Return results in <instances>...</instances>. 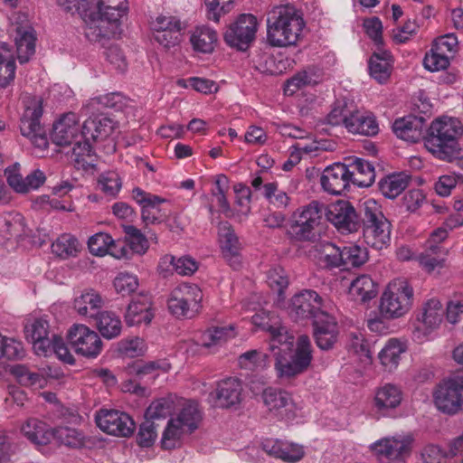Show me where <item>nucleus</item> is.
Wrapping results in <instances>:
<instances>
[{
    "label": "nucleus",
    "mask_w": 463,
    "mask_h": 463,
    "mask_svg": "<svg viewBox=\"0 0 463 463\" xmlns=\"http://www.w3.org/2000/svg\"><path fill=\"white\" fill-rule=\"evenodd\" d=\"M66 12L77 13L83 20L85 37L105 47L120 33V18L128 10L127 0H57Z\"/></svg>",
    "instance_id": "1"
},
{
    "label": "nucleus",
    "mask_w": 463,
    "mask_h": 463,
    "mask_svg": "<svg viewBox=\"0 0 463 463\" xmlns=\"http://www.w3.org/2000/svg\"><path fill=\"white\" fill-rule=\"evenodd\" d=\"M305 27L301 13L293 5L274 7L267 17V43L271 47L294 46Z\"/></svg>",
    "instance_id": "2"
},
{
    "label": "nucleus",
    "mask_w": 463,
    "mask_h": 463,
    "mask_svg": "<svg viewBox=\"0 0 463 463\" xmlns=\"http://www.w3.org/2000/svg\"><path fill=\"white\" fill-rule=\"evenodd\" d=\"M462 134L463 126L458 118L443 116L431 123L424 145L437 157L449 159L457 152Z\"/></svg>",
    "instance_id": "3"
},
{
    "label": "nucleus",
    "mask_w": 463,
    "mask_h": 463,
    "mask_svg": "<svg viewBox=\"0 0 463 463\" xmlns=\"http://www.w3.org/2000/svg\"><path fill=\"white\" fill-rule=\"evenodd\" d=\"M295 343V341L293 342ZM288 349H284L279 345L275 351H271L275 356V370L279 378H292L304 373L312 361V346L307 335H300L296 343Z\"/></svg>",
    "instance_id": "4"
},
{
    "label": "nucleus",
    "mask_w": 463,
    "mask_h": 463,
    "mask_svg": "<svg viewBox=\"0 0 463 463\" xmlns=\"http://www.w3.org/2000/svg\"><path fill=\"white\" fill-rule=\"evenodd\" d=\"M360 219L364 239L368 246L381 250L389 244L392 225L374 199H366L361 204Z\"/></svg>",
    "instance_id": "5"
},
{
    "label": "nucleus",
    "mask_w": 463,
    "mask_h": 463,
    "mask_svg": "<svg viewBox=\"0 0 463 463\" xmlns=\"http://www.w3.org/2000/svg\"><path fill=\"white\" fill-rule=\"evenodd\" d=\"M326 209L323 203L312 201L296 209L290 216L288 235L297 241H313L320 234Z\"/></svg>",
    "instance_id": "6"
},
{
    "label": "nucleus",
    "mask_w": 463,
    "mask_h": 463,
    "mask_svg": "<svg viewBox=\"0 0 463 463\" xmlns=\"http://www.w3.org/2000/svg\"><path fill=\"white\" fill-rule=\"evenodd\" d=\"M413 301V288L402 278L392 280L380 298L379 312L388 320L397 319L406 315Z\"/></svg>",
    "instance_id": "7"
},
{
    "label": "nucleus",
    "mask_w": 463,
    "mask_h": 463,
    "mask_svg": "<svg viewBox=\"0 0 463 463\" xmlns=\"http://www.w3.org/2000/svg\"><path fill=\"white\" fill-rule=\"evenodd\" d=\"M24 111L21 117V134L30 139L32 144L40 149L48 146L46 133L41 125L43 100L38 96H25L24 98Z\"/></svg>",
    "instance_id": "8"
},
{
    "label": "nucleus",
    "mask_w": 463,
    "mask_h": 463,
    "mask_svg": "<svg viewBox=\"0 0 463 463\" xmlns=\"http://www.w3.org/2000/svg\"><path fill=\"white\" fill-rule=\"evenodd\" d=\"M203 292L195 284L183 283L170 293L167 306L170 313L180 318H192L201 308Z\"/></svg>",
    "instance_id": "9"
},
{
    "label": "nucleus",
    "mask_w": 463,
    "mask_h": 463,
    "mask_svg": "<svg viewBox=\"0 0 463 463\" xmlns=\"http://www.w3.org/2000/svg\"><path fill=\"white\" fill-rule=\"evenodd\" d=\"M434 403L438 410L449 415L463 411V374H454L443 380L436 388Z\"/></svg>",
    "instance_id": "10"
},
{
    "label": "nucleus",
    "mask_w": 463,
    "mask_h": 463,
    "mask_svg": "<svg viewBox=\"0 0 463 463\" xmlns=\"http://www.w3.org/2000/svg\"><path fill=\"white\" fill-rule=\"evenodd\" d=\"M259 23L251 14H240L224 33V41L232 48L246 51L256 38Z\"/></svg>",
    "instance_id": "11"
},
{
    "label": "nucleus",
    "mask_w": 463,
    "mask_h": 463,
    "mask_svg": "<svg viewBox=\"0 0 463 463\" xmlns=\"http://www.w3.org/2000/svg\"><path fill=\"white\" fill-rule=\"evenodd\" d=\"M252 324L262 331L269 334V348L275 351L279 345L288 349L294 342V335L282 325L281 319L275 314L260 310L251 317Z\"/></svg>",
    "instance_id": "12"
},
{
    "label": "nucleus",
    "mask_w": 463,
    "mask_h": 463,
    "mask_svg": "<svg viewBox=\"0 0 463 463\" xmlns=\"http://www.w3.org/2000/svg\"><path fill=\"white\" fill-rule=\"evenodd\" d=\"M414 436L411 433H397L373 442L370 448L379 458L390 461H402L411 453Z\"/></svg>",
    "instance_id": "13"
},
{
    "label": "nucleus",
    "mask_w": 463,
    "mask_h": 463,
    "mask_svg": "<svg viewBox=\"0 0 463 463\" xmlns=\"http://www.w3.org/2000/svg\"><path fill=\"white\" fill-rule=\"evenodd\" d=\"M67 338L75 353L86 358H96L103 349L98 333L85 325H73L68 331Z\"/></svg>",
    "instance_id": "14"
},
{
    "label": "nucleus",
    "mask_w": 463,
    "mask_h": 463,
    "mask_svg": "<svg viewBox=\"0 0 463 463\" xmlns=\"http://www.w3.org/2000/svg\"><path fill=\"white\" fill-rule=\"evenodd\" d=\"M444 317V309L440 301L430 298L423 303L417 314V326L413 332L414 338L423 342L440 326Z\"/></svg>",
    "instance_id": "15"
},
{
    "label": "nucleus",
    "mask_w": 463,
    "mask_h": 463,
    "mask_svg": "<svg viewBox=\"0 0 463 463\" xmlns=\"http://www.w3.org/2000/svg\"><path fill=\"white\" fill-rule=\"evenodd\" d=\"M95 420L103 432L118 437H129L136 426L128 414L116 410H99Z\"/></svg>",
    "instance_id": "16"
},
{
    "label": "nucleus",
    "mask_w": 463,
    "mask_h": 463,
    "mask_svg": "<svg viewBox=\"0 0 463 463\" xmlns=\"http://www.w3.org/2000/svg\"><path fill=\"white\" fill-rule=\"evenodd\" d=\"M133 199L141 206V219L146 226L161 223L168 213L160 207L166 200L136 187L132 191Z\"/></svg>",
    "instance_id": "17"
},
{
    "label": "nucleus",
    "mask_w": 463,
    "mask_h": 463,
    "mask_svg": "<svg viewBox=\"0 0 463 463\" xmlns=\"http://www.w3.org/2000/svg\"><path fill=\"white\" fill-rule=\"evenodd\" d=\"M327 220L343 234L355 232L361 226L360 214L348 202L332 205L326 213Z\"/></svg>",
    "instance_id": "18"
},
{
    "label": "nucleus",
    "mask_w": 463,
    "mask_h": 463,
    "mask_svg": "<svg viewBox=\"0 0 463 463\" xmlns=\"http://www.w3.org/2000/svg\"><path fill=\"white\" fill-rule=\"evenodd\" d=\"M322 298L314 290L306 289L296 294L289 305V314L295 319L313 318L323 312Z\"/></svg>",
    "instance_id": "19"
},
{
    "label": "nucleus",
    "mask_w": 463,
    "mask_h": 463,
    "mask_svg": "<svg viewBox=\"0 0 463 463\" xmlns=\"http://www.w3.org/2000/svg\"><path fill=\"white\" fill-rule=\"evenodd\" d=\"M351 183L349 166L343 163H335L327 166L320 178L322 188L331 194H342Z\"/></svg>",
    "instance_id": "20"
},
{
    "label": "nucleus",
    "mask_w": 463,
    "mask_h": 463,
    "mask_svg": "<svg viewBox=\"0 0 463 463\" xmlns=\"http://www.w3.org/2000/svg\"><path fill=\"white\" fill-rule=\"evenodd\" d=\"M80 131L79 117L74 112H68L53 124L52 140L57 146H69L80 138Z\"/></svg>",
    "instance_id": "21"
},
{
    "label": "nucleus",
    "mask_w": 463,
    "mask_h": 463,
    "mask_svg": "<svg viewBox=\"0 0 463 463\" xmlns=\"http://www.w3.org/2000/svg\"><path fill=\"white\" fill-rule=\"evenodd\" d=\"M403 400L402 389L393 383H384L376 388L373 397V408L383 417L392 414Z\"/></svg>",
    "instance_id": "22"
},
{
    "label": "nucleus",
    "mask_w": 463,
    "mask_h": 463,
    "mask_svg": "<svg viewBox=\"0 0 463 463\" xmlns=\"http://www.w3.org/2000/svg\"><path fill=\"white\" fill-rule=\"evenodd\" d=\"M314 338L317 345L322 350L331 349L337 340L338 328L334 317L321 312L313 320Z\"/></svg>",
    "instance_id": "23"
},
{
    "label": "nucleus",
    "mask_w": 463,
    "mask_h": 463,
    "mask_svg": "<svg viewBox=\"0 0 463 463\" xmlns=\"http://www.w3.org/2000/svg\"><path fill=\"white\" fill-rule=\"evenodd\" d=\"M242 383L237 378H226L218 383L216 390L210 396L214 398V405L230 408L241 401Z\"/></svg>",
    "instance_id": "24"
},
{
    "label": "nucleus",
    "mask_w": 463,
    "mask_h": 463,
    "mask_svg": "<svg viewBox=\"0 0 463 463\" xmlns=\"http://www.w3.org/2000/svg\"><path fill=\"white\" fill-rule=\"evenodd\" d=\"M115 128L116 123L109 118H90L81 126L80 138L98 143L109 138Z\"/></svg>",
    "instance_id": "25"
},
{
    "label": "nucleus",
    "mask_w": 463,
    "mask_h": 463,
    "mask_svg": "<svg viewBox=\"0 0 463 463\" xmlns=\"http://www.w3.org/2000/svg\"><path fill=\"white\" fill-rule=\"evenodd\" d=\"M49 324L44 319H35L33 323L25 326V335L28 341L33 345V348L37 355H50V342L52 336H49Z\"/></svg>",
    "instance_id": "26"
},
{
    "label": "nucleus",
    "mask_w": 463,
    "mask_h": 463,
    "mask_svg": "<svg viewBox=\"0 0 463 463\" xmlns=\"http://www.w3.org/2000/svg\"><path fill=\"white\" fill-rule=\"evenodd\" d=\"M262 397L269 410L274 411L279 417L290 419L295 415V405L291 395L288 392L267 388L264 390Z\"/></svg>",
    "instance_id": "27"
},
{
    "label": "nucleus",
    "mask_w": 463,
    "mask_h": 463,
    "mask_svg": "<svg viewBox=\"0 0 463 463\" xmlns=\"http://www.w3.org/2000/svg\"><path fill=\"white\" fill-rule=\"evenodd\" d=\"M425 120L421 117L407 116L396 119L392 130L397 137L411 143H417L423 137Z\"/></svg>",
    "instance_id": "28"
},
{
    "label": "nucleus",
    "mask_w": 463,
    "mask_h": 463,
    "mask_svg": "<svg viewBox=\"0 0 463 463\" xmlns=\"http://www.w3.org/2000/svg\"><path fill=\"white\" fill-rule=\"evenodd\" d=\"M350 109L346 124L348 132L364 136H374L379 132L378 123L372 113L359 110L354 103Z\"/></svg>",
    "instance_id": "29"
},
{
    "label": "nucleus",
    "mask_w": 463,
    "mask_h": 463,
    "mask_svg": "<svg viewBox=\"0 0 463 463\" xmlns=\"http://www.w3.org/2000/svg\"><path fill=\"white\" fill-rule=\"evenodd\" d=\"M219 241L223 257L234 269H239L241 267L240 243L228 222H222L219 225Z\"/></svg>",
    "instance_id": "30"
},
{
    "label": "nucleus",
    "mask_w": 463,
    "mask_h": 463,
    "mask_svg": "<svg viewBox=\"0 0 463 463\" xmlns=\"http://www.w3.org/2000/svg\"><path fill=\"white\" fill-rule=\"evenodd\" d=\"M154 314L151 310V301L147 296H138L128 305L125 320L128 326H138L150 324Z\"/></svg>",
    "instance_id": "31"
},
{
    "label": "nucleus",
    "mask_w": 463,
    "mask_h": 463,
    "mask_svg": "<svg viewBox=\"0 0 463 463\" xmlns=\"http://www.w3.org/2000/svg\"><path fill=\"white\" fill-rule=\"evenodd\" d=\"M14 43L20 63L27 62L35 52L34 31L30 25H15Z\"/></svg>",
    "instance_id": "32"
},
{
    "label": "nucleus",
    "mask_w": 463,
    "mask_h": 463,
    "mask_svg": "<svg viewBox=\"0 0 463 463\" xmlns=\"http://www.w3.org/2000/svg\"><path fill=\"white\" fill-rule=\"evenodd\" d=\"M378 293L377 285L367 275H362L354 279L349 287V295L354 301L365 304L373 299Z\"/></svg>",
    "instance_id": "33"
},
{
    "label": "nucleus",
    "mask_w": 463,
    "mask_h": 463,
    "mask_svg": "<svg viewBox=\"0 0 463 463\" xmlns=\"http://www.w3.org/2000/svg\"><path fill=\"white\" fill-rule=\"evenodd\" d=\"M103 306L101 296L94 289H86L74 298L73 307L83 317H93Z\"/></svg>",
    "instance_id": "34"
},
{
    "label": "nucleus",
    "mask_w": 463,
    "mask_h": 463,
    "mask_svg": "<svg viewBox=\"0 0 463 463\" xmlns=\"http://www.w3.org/2000/svg\"><path fill=\"white\" fill-rule=\"evenodd\" d=\"M71 157L75 167L78 169L89 171L93 170L96 166L97 155L89 140H83L82 142L80 138L75 141Z\"/></svg>",
    "instance_id": "35"
},
{
    "label": "nucleus",
    "mask_w": 463,
    "mask_h": 463,
    "mask_svg": "<svg viewBox=\"0 0 463 463\" xmlns=\"http://www.w3.org/2000/svg\"><path fill=\"white\" fill-rule=\"evenodd\" d=\"M202 418L203 415L198 403L194 401H186L173 419L186 431L192 433L198 429Z\"/></svg>",
    "instance_id": "36"
},
{
    "label": "nucleus",
    "mask_w": 463,
    "mask_h": 463,
    "mask_svg": "<svg viewBox=\"0 0 463 463\" xmlns=\"http://www.w3.org/2000/svg\"><path fill=\"white\" fill-rule=\"evenodd\" d=\"M190 43L195 52L211 53L217 43V33L208 26H198L193 31Z\"/></svg>",
    "instance_id": "37"
},
{
    "label": "nucleus",
    "mask_w": 463,
    "mask_h": 463,
    "mask_svg": "<svg viewBox=\"0 0 463 463\" xmlns=\"http://www.w3.org/2000/svg\"><path fill=\"white\" fill-rule=\"evenodd\" d=\"M351 171V182L359 187H368L375 180L374 166L369 161L363 158H355L349 165Z\"/></svg>",
    "instance_id": "38"
},
{
    "label": "nucleus",
    "mask_w": 463,
    "mask_h": 463,
    "mask_svg": "<svg viewBox=\"0 0 463 463\" xmlns=\"http://www.w3.org/2000/svg\"><path fill=\"white\" fill-rule=\"evenodd\" d=\"M317 257L325 268H340L343 265V248L329 241H321L316 246Z\"/></svg>",
    "instance_id": "39"
},
{
    "label": "nucleus",
    "mask_w": 463,
    "mask_h": 463,
    "mask_svg": "<svg viewBox=\"0 0 463 463\" xmlns=\"http://www.w3.org/2000/svg\"><path fill=\"white\" fill-rule=\"evenodd\" d=\"M22 432L37 446L46 445L52 439V433L47 425L37 419H29L23 425Z\"/></svg>",
    "instance_id": "40"
},
{
    "label": "nucleus",
    "mask_w": 463,
    "mask_h": 463,
    "mask_svg": "<svg viewBox=\"0 0 463 463\" xmlns=\"http://www.w3.org/2000/svg\"><path fill=\"white\" fill-rule=\"evenodd\" d=\"M88 247L90 251L96 256H104L109 253L117 258L125 255L124 248L121 249L122 252L118 255L115 251L117 244L112 237L106 232H98L91 236L88 241Z\"/></svg>",
    "instance_id": "41"
},
{
    "label": "nucleus",
    "mask_w": 463,
    "mask_h": 463,
    "mask_svg": "<svg viewBox=\"0 0 463 463\" xmlns=\"http://www.w3.org/2000/svg\"><path fill=\"white\" fill-rule=\"evenodd\" d=\"M391 54L387 52L373 53L369 60L370 75L379 83L387 81L391 75Z\"/></svg>",
    "instance_id": "42"
},
{
    "label": "nucleus",
    "mask_w": 463,
    "mask_h": 463,
    "mask_svg": "<svg viewBox=\"0 0 463 463\" xmlns=\"http://www.w3.org/2000/svg\"><path fill=\"white\" fill-rule=\"evenodd\" d=\"M409 179L404 174H392L385 176L379 182L382 194L389 199L398 197L408 186Z\"/></svg>",
    "instance_id": "43"
},
{
    "label": "nucleus",
    "mask_w": 463,
    "mask_h": 463,
    "mask_svg": "<svg viewBox=\"0 0 463 463\" xmlns=\"http://www.w3.org/2000/svg\"><path fill=\"white\" fill-rule=\"evenodd\" d=\"M96 326L101 335L107 339L117 337L121 332V321L112 312L104 311L95 316Z\"/></svg>",
    "instance_id": "44"
},
{
    "label": "nucleus",
    "mask_w": 463,
    "mask_h": 463,
    "mask_svg": "<svg viewBox=\"0 0 463 463\" xmlns=\"http://www.w3.org/2000/svg\"><path fill=\"white\" fill-rule=\"evenodd\" d=\"M15 75V62L6 43H0V87H6Z\"/></svg>",
    "instance_id": "45"
},
{
    "label": "nucleus",
    "mask_w": 463,
    "mask_h": 463,
    "mask_svg": "<svg viewBox=\"0 0 463 463\" xmlns=\"http://www.w3.org/2000/svg\"><path fill=\"white\" fill-rule=\"evenodd\" d=\"M354 102L346 99H336L330 112L325 118V123L333 127L344 125L346 128V124L351 113L350 108H352Z\"/></svg>",
    "instance_id": "46"
},
{
    "label": "nucleus",
    "mask_w": 463,
    "mask_h": 463,
    "mask_svg": "<svg viewBox=\"0 0 463 463\" xmlns=\"http://www.w3.org/2000/svg\"><path fill=\"white\" fill-rule=\"evenodd\" d=\"M403 351L402 344L397 339H390L388 341L378 355L385 370L391 372L398 366Z\"/></svg>",
    "instance_id": "47"
},
{
    "label": "nucleus",
    "mask_w": 463,
    "mask_h": 463,
    "mask_svg": "<svg viewBox=\"0 0 463 463\" xmlns=\"http://www.w3.org/2000/svg\"><path fill=\"white\" fill-rule=\"evenodd\" d=\"M10 373L24 386L43 388L46 383V380L42 374L30 371L24 364L13 365L10 368Z\"/></svg>",
    "instance_id": "48"
},
{
    "label": "nucleus",
    "mask_w": 463,
    "mask_h": 463,
    "mask_svg": "<svg viewBox=\"0 0 463 463\" xmlns=\"http://www.w3.org/2000/svg\"><path fill=\"white\" fill-rule=\"evenodd\" d=\"M163 264H169L173 269L181 276H191L198 269V262L188 255H184L176 258L173 255H165L160 263V268Z\"/></svg>",
    "instance_id": "49"
},
{
    "label": "nucleus",
    "mask_w": 463,
    "mask_h": 463,
    "mask_svg": "<svg viewBox=\"0 0 463 463\" xmlns=\"http://www.w3.org/2000/svg\"><path fill=\"white\" fill-rule=\"evenodd\" d=\"M190 434L178 422L171 418L162 434L161 446L164 449H173L181 444L182 438Z\"/></svg>",
    "instance_id": "50"
},
{
    "label": "nucleus",
    "mask_w": 463,
    "mask_h": 463,
    "mask_svg": "<svg viewBox=\"0 0 463 463\" xmlns=\"http://www.w3.org/2000/svg\"><path fill=\"white\" fill-rule=\"evenodd\" d=\"M235 335L236 332L233 326H217L203 334V345L207 348L222 345Z\"/></svg>",
    "instance_id": "51"
},
{
    "label": "nucleus",
    "mask_w": 463,
    "mask_h": 463,
    "mask_svg": "<svg viewBox=\"0 0 463 463\" xmlns=\"http://www.w3.org/2000/svg\"><path fill=\"white\" fill-rule=\"evenodd\" d=\"M0 232L6 240L21 237L24 232V219L20 214H7L0 218Z\"/></svg>",
    "instance_id": "52"
},
{
    "label": "nucleus",
    "mask_w": 463,
    "mask_h": 463,
    "mask_svg": "<svg viewBox=\"0 0 463 463\" xmlns=\"http://www.w3.org/2000/svg\"><path fill=\"white\" fill-rule=\"evenodd\" d=\"M52 437L59 443L71 448H79L83 444V435L76 429L60 426L53 429Z\"/></svg>",
    "instance_id": "53"
},
{
    "label": "nucleus",
    "mask_w": 463,
    "mask_h": 463,
    "mask_svg": "<svg viewBox=\"0 0 463 463\" xmlns=\"http://www.w3.org/2000/svg\"><path fill=\"white\" fill-rule=\"evenodd\" d=\"M263 196L269 204L278 209L287 208L290 201L287 193L279 189L276 182L267 183L263 185Z\"/></svg>",
    "instance_id": "54"
},
{
    "label": "nucleus",
    "mask_w": 463,
    "mask_h": 463,
    "mask_svg": "<svg viewBox=\"0 0 463 463\" xmlns=\"http://www.w3.org/2000/svg\"><path fill=\"white\" fill-rule=\"evenodd\" d=\"M170 368L171 365L166 360H156L137 364L134 367V370L140 379L147 376L149 379L154 380L161 372L166 373Z\"/></svg>",
    "instance_id": "55"
},
{
    "label": "nucleus",
    "mask_w": 463,
    "mask_h": 463,
    "mask_svg": "<svg viewBox=\"0 0 463 463\" xmlns=\"http://www.w3.org/2000/svg\"><path fill=\"white\" fill-rule=\"evenodd\" d=\"M78 247L79 243L77 239L70 234L61 235L52 244V252L62 259L75 256L78 251Z\"/></svg>",
    "instance_id": "56"
},
{
    "label": "nucleus",
    "mask_w": 463,
    "mask_h": 463,
    "mask_svg": "<svg viewBox=\"0 0 463 463\" xmlns=\"http://www.w3.org/2000/svg\"><path fill=\"white\" fill-rule=\"evenodd\" d=\"M344 269H350L363 265L367 260V251L364 248L351 244L343 247Z\"/></svg>",
    "instance_id": "57"
},
{
    "label": "nucleus",
    "mask_w": 463,
    "mask_h": 463,
    "mask_svg": "<svg viewBox=\"0 0 463 463\" xmlns=\"http://www.w3.org/2000/svg\"><path fill=\"white\" fill-rule=\"evenodd\" d=\"M98 184L105 194L115 197L122 187V181L117 172L107 171L99 176Z\"/></svg>",
    "instance_id": "58"
},
{
    "label": "nucleus",
    "mask_w": 463,
    "mask_h": 463,
    "mask_svg": "<svg viewBox=\"0 0 463 463\" xmlns=\"http://www.w3.org/2000/svg\"><path fill=\"white\" fill-rule=\"evenodd\" d=\"M423 65L430 71H439L449 67V59L446 53L438 51V48L432 45L424 56Z\"/></svg>",
    "instance_id": "59"
},
{
    "label": "nucleus",
    "mask_w": 463,
    "mask_h": 463,
    "mask_svg": "<svg viewBox=\"0 0 463 463\" xmlns=\"http://www.w3.org/2000/svg\"><path fill=\"white\" fill-rule=\"evenodd\" d=\"M130 249L138 254H144L148 249V241L140 230L133 225L123 226Z\"/></svg>",
    "instance_id": "60"
},
{
    "label": "nucleus",
    "mask_w": 463,
    "mask_h": 463,
    "mask_svg": "<svg viewBox=\"0 0 463 463\" xmlns=\"http://www.w3.org/2000/svg\"><path fill=\"white\" fill-rule=\"evenodd\" d=\"M268 355L258 350H250L239 356V364L241 368L255 370L264 368L267 364Z\"/></svg>",
    "instance_id": "61"
},
{
    "label": "nucleus",
    "mask_w": 463,
    "mask_h": 463,
    "mask_svg": "<svg viewBox=\"0 0 463 463\" xmlns=\"http://www.w3.org/2000/svg\"><path fill=\"white\" fill-rule=\"evenodd\" d=\"M173 410L172 402L167 399H158L153 402L145 412L146 420L154 421L155 420L165 419L171 414Z\"/></svg>",
    "instance_id": "62"
},
{
    "label": "nucleus",
    "mask_w": 463,
    "mask_h": 463,
    "mask_svg": "<svg viewBox=\"0 0 463 463\" xmlns=\"http://www.w3.org/2000/svg\"><path fill=\"white\" fill-rule=\"evenodd\" d=\"M8 185L17 194H26L24 177L21 174V165L18 163L8 166L5 170Z\"/></svg>",
    "instance_id": "63"
},
{
    "label": "nucleus",
    "mask_w": 463,
    "mask_h": 463,
    "mask_svg": "<svg viewBox=\"0 0 463 463\" xmlns=\"http://www.w3.org/2000/svg\"><path fill=\"white\" fill-rule=\"evenodd\" d=\"M8 185L17 194H26L24 177L21 174V165L18 163L8 166L5 170Z\"/></svg>",
    "instance_id": "64"
}]
</instances>
